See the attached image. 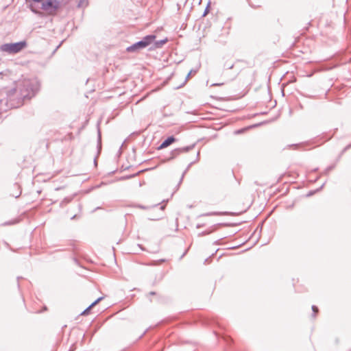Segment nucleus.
Masks as SVG:
<instances>
[{"label":"nucleus","mask_w":351,"mask_h":351,"mask_svg":"<svg viewBox=\"0 0 351 351\" xmlns=\"http://www.w3.org/2000/svg\"><path fill=\"white\" fill-rule=\"evenodd\" d=\"M38 83L35 80L25 79L19 82L16 88L8 91V101L12 108H17L23 104L25 99H30L38 90Z\"/></svg>","instance_id":"obj_1"},{"label":"nucleus","mask_w":351,"mask_h":351,"mask_svg":"<svg viewBox=\"0 0 351 351\" xmlns=\"http://www.w3.org/2000/svg\"><path fill=\"white\" fill-rule=\"evenodd\" d=\"M61 8V3L58 0H43L41 9L49 16H56Z\"/></svg>","instance_id":"obj_2"},{"label":"nucleus","mask_w":351,"mask_h":351,"mask_svg":"<svg viewBox=\"0 0 351 351\" xmlns=\"http://www.w3.org/2000/svg\"><path fill=\"white\" fill-rule=\"evenodd\" d=\"M25 45L26 43L25 41L4 44L1 45V50L9 53H16L21 51L25 47Z\"/></svg>","instance_id":"obj_3"},{"label":"nucleus","mask_w":351,"mask_h":351,"mask_svg":"<svg viewBox=\"0 0 351 351\" xmlns=\"http://www.w3.org/2000/svg\"><path fill=\"white\" fill-rule=\"evenodd\" d=\"M195 144L193 143L189 146L182 147L177 148V149L172 150L170 152V156L167 158V160H173V159L176 158V157H178L181 154L186 153V152L192 150L195 147Z\"/></svg>","instance_id":"obj_4"},{"label":"nucleus","mask_w":351,"mask_h":351,"mask_svg":"<svg viewBox=\"0 0 351 351\" xmlns=\"http://www.w3.org/2000/svg\"><path fill=\"white\" fill-rule=\"evenodd\" d=\"M145 48L143 45V43H141L140 40L134 43L133 45L129 46L127 47L126 51L128 52H136L138 51L141 49H143Z\"/></svg>","instance_id":"obj_5"},{"label":"nucleus","mask_w":351,"mask_h":351,"mask_svg":"<svg viewBox=\"0 0 351 351\" xmlns=\"http://www.w3.org/2000/svg\"><path fill=\"white\" fill-rule=\"evenodd\" d=\"M176 141V138L173 136H169L167 138H166L161 145L158 147V149H164L170 145H171L173 143H174Z\"/></svg>","instance_id":"obj_6"},{"label":"nucleus","mask_w":351,"mask_h":351,"mask_svg":"<svg viewBox=\"0 0 351 351\" xmlns=\"http://www.w3.org/2000/svg\"><path fill=\"white\" fill-rule=\"evenodd\" d=\"M156 38V36L154 34H150L145 36L140 41L143 43L145 47H147L148 45H149Z\"/></svg>","instance_id":"obj_7"},{"label":"nucleus","mask_w":351,"mask_h":351,"mask_svg":"<svg viewBox=\"0 0 351 351\" xmlns=\"http://www.w3.org/2000/svg\"><path fill=\"white\" fill-rule=\"evenodd\" d=\"M103 299V297H100L95 300L91 304L89 305L82 313L81 315H87L91 308L95 306L99 302H100Z\"/></svg>","instance_id":"obj_8"},{"label":"nucleus","mask_w":351,"mask_h":351,"mask_svg":"<svg viewBox=\"0 0 351 351\" xmlns=\"http://www.w3.org/2000/svg\"><path fill=\"white\" fill-rule=\"evenodd\" d=\"M88 4V0H80L77 4L78 8L86 7Z\"/></svg>","instance_id":"obj_9"},{"label":"nucleus","mask_w":351,"mask_h":351,"mask_svg":"<svg viewBox=\"0 0 351 351\" xmlns=\"http://www.w3.org/2000/svg\"><path fill=\"white\" fill-rule=\"evenodd\" d=\"M167 39H165V40H160L156 41L155 43V45L157 47H160L162 45H163L167 42Z\"/></svg>","instance_id":"obj_10"},{"label":"nucleus","mask_w":351,"mask_h":351,"mask_svg":"<svg viewBox=\"0 0 351 351\" xmlns=\"http://www.w3.org/2000/svg\"><path fill=\"white\" fill-rule=\"evenodd\" d=\"M312 311H313L312 317L313 318H315V316H316V313L318 312V308L316 306L313 305L312 306Z\"/></svg>","instance_id":"obj_11"},{"label":"nucleus","mask_w":351,"mask_h":351,"mask_svg":"<svg viewBox=\"0 0 351 351\" xmlns=\"http://www.w3.org/2000/svg\"><path fill=\"white\" fill-rule=\"evenodd\" d=\"M192 72H193V70L190 71V72H189V73L187 74V75L186 76V77H185V80H184V83H183L181 86H178V88H180V87L182 86H183V85L186 82V81L189 80V78L190 77V76H191V73H192Z\"/></svg>","instance_id":"obj_12"},{"label":"nucleus","mask_w":351,"mask_h":351,"mask_svg":"<svg viewBox=\"0 0 351 351\" xmlns=\"http://www.w3.org/2000/svg\"><path fill=\"white\" fill-rule=\"evenodd\" d=\"M220 214L221 213H206L204 215L205 216H210V215H220Z\"/></svg>","instance_id":"obj_13"},{"label":"nucleus","mask_w":351,"mask_h":351,"mask_svg":"<svg viewBox=\"0 0 351 351\" xmlns=\"http://www.w3.org/2000/svg\"><path fill=\"white\" fill-rule=\"evenodd\" d=\"M193 164V162H191L189 166L187 167L186 169L184 171V172L182 174V178L181 180L183 178L184 174L186 173V172L189 170V169L191 167V165Z\"/></svg>","instance_id":"obj_14"},{"label":"nucleus","mask_w":351,"mask_h":351,"mask_svg":"<svg viewBox=\"0 0 351 351\" xmlns=\"http://www.w3.org/2000/svg\"><path fill=\"white\" fill-rule=\"evenodd\" d=\"M193 164V162H191L189 166L187 167L186 169L184 171V172L182 174V178L181 180L183 178L184 174L186 173V172L189 170V169L191 167V165Z\"/></svg>","instance_id":"obj_15"},{"label":"nucleus","mask_w":351,"mask_h":351,"mask_svg":"<svg viewBox=\"0 0 351 351\" xmlns=\"http://www.w3.org/2000/svg\"><path fill=\"white\" fill-rule=\"evenodd\" d=\"M21 191H19V192H18V193H16V194L12 193V196H14V197H19V196L21 195Z\"/></svg>","instance_id":"obj_16"},{"label":"nucleus","mask_w":351,"mask_h":351,"mask_svg":"<svg viewBox=\"0 0 351 351\" xmlns=\"http://www.w3.org/2000/svg\"><path fill=\"white\" fill-rule=\"evenodd\" d=\"M208 5L206 7V10H204V12L203 14V16H206L208 13Z\"/></svg>","instance_id":"obj_17"},{"label":"nucleus","mask_w":351,"mask_h":351,"mask_svg":"<svg viewBox=\"0 0 351 351\" xmlns=\"http://www.w3.org/2000/svg\"><path fill=\"white\" fill-rule=\"evenodd\" d=\"M98 141L99 142L101 141V133L99 130H98Z\"/></svg>","instance_id":"obj_18"},{"label":"nucleus","mask_w":351,"mask_h":351,"mask_svg":"<svg viewBox=\"0 0 351 351\" xmlns=\"http://www.w3.org/2000/svg\"><path fill=\"white\" fill-rule=\"evenodd\" d=\"M333 169V166H330V167H328L327 169H326V171H329L330 170H332Z\"/></svg>","instance_id":"obj_19"},{"label":"nucleus","mask_w":351,"mask_h":351,"mask_svg":"<svg viewBox=\"0 0 351 351\" xmlns=\"http://www.w3.org/2000/svg\"><path fill=\"white\" fill-rule=\"evenodd\" d=\"M32 1L35 2V3H40L42 2L43 0H32Z\"/></svg>","instance_id":"obj_20"},{"label":"nucleus","mask_w":351,"mask_h":351,"mask_svg":"<svg viewBox=\"0 0 351 351\" xmlns=\"http://www.w3.org/2000/svg\"><path fill=\"white\" fill-rule=\"evenodd\" d=\"M351 147V144L348 145V146L346 147L345 149H348L349 148Z\"/></svg>","instance_id":"obj_21"},{"label":"nucleus","mask_w":351,"mask_h":351,"mask_svg":"<svg viewBox=\"0 0 351 351\" xmlns=\"http://www.w3.org/2000/svg\"><path fill=\"white\" fill-rule=\"evenodd\" d=\"M149 295H155V294H156V293H155L154 291H151V292H149Z\"/></svg>","instance_id":"obj_22"},{"label":"nucleus","mask_w":351,"mask_h":351,"mask_svg":"<svg viewBox=\"0 0 351 351\" xmlns=\"http://www.w3.org/2000/svg\"><path fill=\"white\" fill-rule=\"evenodd\" d=\"M160 210H163L165 209V206H161L160 207Z\"/></svg>","instance_id":"obj_23"},{"label":"nucleus","mask_w":351,"mask_h":351,"mask_svg":"<svg viewBox=\"0 0 351 351\" xmlns=\"http://www.w3.org/2000/svg\"><path fill=\"white\" fill-rule=\"evenodd\" d=\"M5 225H10V224H12V223H10V222H6V223H5Z\"/></svg>","instance_id":"obj_24"},{"label":"nucleus","mask_w":351,"mask_h":351,"mask_svg":"<svg viewBox=\"0 0 351 351\" xmlns=\"http://www.w3.org/2000/svg\"><path fill=\"white\" fill-rule=\"evenodd\" d=\"M220 84H213V86H219Z\"/></svg>","instance_id":"obj_25"},{"label":"nucleus","mask_w":351,"mask_h":351,"mask_svg":"<svg viewBox=\"0 0 351 351\" xmlns=\"http://www.w3.org/2000/svg\"><path fill=\"white\" fill-rule=\"evenodd\" d=\"M75 217H76V215H73V216L71 217V219H75Z\"/></svg>","instance_id":"obj_26"},{"label":"nucleus","mask_w":351,"mask_h":351,"mask_svg":"<svg viewBox=\"0 0 351 351\" xmlns=\"http://www.w3.org/2000/svg\"><path fill=\"white\" fill-rule=\"evenodd\" d=\"M241 130H238V131L236 132V133L239 134V133H241Z\"/></svg>","instance_id":"obj_27"},{"label":"nucleus","mask_w":351,"mask_h":351,"mask_svg":"<svg viewBox=\"0 0 351 351\" xmlns=\"http://www.w3.org/2000/svg\"><path fill=\"white\" fill-rule=\"evenodd\" d=\"M135 176V174L132 175V176H130V178H132V177H134Z\"/></svg>","instance_id":"obj_28"},{"label":"nucleus","mask_w":351,"mask_h":351,"mask_svg":"<svg viewBox=\"0 0 351 351\" xmlns=\"http://www.w3.org/2000/svg\"><path fill=\"white\" fill-rule=\"evenodd\" d=\"M14 186L16 187V188H19V186L16 185V184H15Z\"/></svg>","instance_id":"obj_29"},{"label":"nucleus","mask_w":351,"mask_h":351,"mask_svg":"<svg viewBox=\"0 0 351 351\" xmlns=\"http://www.w3.org/2000/svg\"><path fill=\"white\" fill-rule=\"evenodd\" d=\"M140 208H143V209L145 208V207L141 206H140Z\"/></svg>","instance_id":"obj_30"},{"label":"nucleus","mask_w":351,"mask_h":351,"mask_svg":"<svg viewBox=\"0 0 351 351\" xmlns=\"http://www.w3.org/2000/svg\"><path fill=\"white\" fill-rule=\"evenodd\" d=\"M233 67V65H231L229 69H232Z\"/></svg>","instance_id":"obj_31"},{"label":"nucleus","mask_w":351,"mask_h":351,"mask_svg":"<svg viewBox=\"0 0 351 351\" xmlns=\"http://www.w3.org/2000/svg\"><path fill=\"white\" fill-rule=\"evenodd\" d=\"M313 193V192H311V193H309V195H312Z\"/></svg>","instance_id":"obj_32"}]
</instances>
